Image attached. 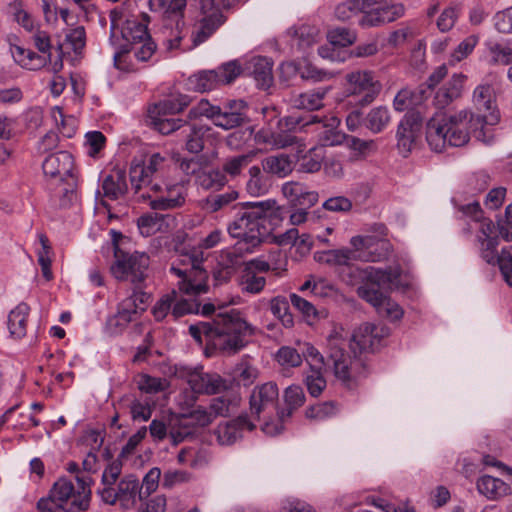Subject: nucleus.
<instances>
[{
  "label": "nucleus",
  "mask_w": 512,
  "mask_h": 512,
  "mask_svg": "<svg viewBox=\"0 0 512 512\" xmlns=\"http://www.w3.org/2000/svg\"><path fill=\"white\" fill-rule=\"evenodd\" d=\"M328 39L333 45L345 47L356 40V34L350 29L344 27L335 28L329 31Z\"/></svg>",
  "instance_id": "69168bd1"
},
{
  "label": "nucleus",
  "mask_w": 512,
  "mask_h": 512,
  "mask_svg": "<svg viewBox=\"0 0 512 512\" xmlns=\"http://www.w3.org/2000/svg\"><path fill=\"white\" fill-rule=\"evenodd\" d=\"M255 424L247 416H238L235 419L220 423L214 430L217 442L222 446L235 444L243 437L244 431H252Z\"/></svg>",
  "instance_id": "b1692460"
},
{
  "label": "nucleus",
  "mask_w": 512,
  "mask_h": 512,
  "mask_svg": "<svg viewBox=\"0 0 512 512\" xmlns=\"http://www.w3.org/2000/svg\"><path fill=\"white\" fill-rule=\"evenodd\" d=\"M355 255H356L355 250L354 251H350L348 249L330 250L325 253L324 261L328 264L347 266V269L349 270V267H350L349 262L352 259H355L354 258Z\"/></svg>",
  "instance_id": "e2e57ef3"
},
{
  "label": "nucleus",
  "mask_w": 512,
  "mask_h": 512,
  "mask_svg": "<svg viewBox=\"0 0 512 512\" xmlns=\"http://www.w3.org/2000/svg\"><path fill=\"white\" fill-rule=\"evenodd\" d=\"M202 18L198 21L192 31L193 47H196L207 41L227 20L223 14L224 10L230 7H224L217 1L200 0Z\"/></svg>",
  "instance_id": "f8f14e48"
},
{
  "label": "nucleus",
  "mask_w": 512,
  "mask_h": 512,
  "mask_svg": "<svg viewBox=\"0 0 512 512\" xmlns=\"http://www.w3.org/2000/svg\"><path fill=\"white\" fill-rule=\"evenodd\" d=\"M187 0H149V6L152 11L163 13L166 17H176L180 24L182 21Z\"/></svg>",
  "instance_id": "4c0bfd02"
},
{
  "label": "nucleus",
  "mask_w": 512,
  "mask_h": 512,
  "mask_svg": "<svg viewBox=\"0 0 512 512\" xmlns=\"http://www.w3.org/2000/svg\"><path fill=\"white\" fill-rule=\"evenodd\" d=\"M349 275L366 279V282L358 287L357 294L378 309L387 297L384 290L398 285L401 268L399 266H390L386 269L349 267Z\"/></svg>",
  "instance_id": "0eeeda50"
},
{
  "label": "nucleus",
  "mask_w": 512,
  "mask_h": 512,
  "mask_svg": "<svg viewBox=\"0 0 512 512\" xmlns=\"http://www.w3.org/2000/svg\"><path fill=\"white\" fill-rule=\"evenodd\" d=\"M390 333L385 325L364 323L356 329L350 341L340 335L328 337V366L335 378L346 388L353 389L367 376L368 368L363 355L375 352Z\"/></svg>",
  "instance_id": "f257e3e1"
},
{
  "label": "nucleus",
  "mask_w": 512,
  "mask_h": 512,
  "mask_svg": "<svg viewBox=\"0 0 512 512\" xmlns=\"http://www.w3.org/2000/svg\"><path fill=\"white\" fill-rule=\"evenodd\" d=\"M43 174L46 178L64 182L68 178L74 181V158L68 151H59L48 155L42 162Z\"/></svg>",
  "instance_id": "aec40b11"
},
{
  "label": "nucleus",
  "mask_w": 512,
  "mask_h": 512,
  "mask_svg": "<svg viewBox=\"0 0 512 512\" xmlns=\"http://www.w3.org/2000/svg\"><path fill=\"white\" fill-rule=\"evenodd\" d=\"M345 90L354 103L365 106L374 101L382 89L371 71H354L346 75Z\"/></svg>",
  "instance_id": "ddd939ff"
},
{
  "label": "nucleus",
  "mask_w": 512,
  "mask_h": 512,
  "mask_svg": "<svg viewBox=\"0 0 512 512\" xmlns=\"http://www.w3.org/2000/svg\"><path fill=\"white\" fill-rule=\"evenodd\" d=\"M279 391L276 383L267 382L256 386L250 395L251 414L258 419L269 417L278 408Z\"/></svg>",
  "instance_id": "a211bd4d"
},
{
  "label": "nucleus",
  "mask_w": 512,
  "mask_h": 512,
  "mask_svg": "<svg viewBox=\"0 0 512 512\" xmlns=\"http://www.w3.org/2000/svg\"><path fill=\"white\" fill-rule=\"evenodd\" d=\"M255 328L247 323L236 309L220 312L213 320L189 326L190 335L200 344L203 338L207 347L224 354H235L244 348Z\"/></svg>",
  "instance_id": "7ed1b4c3"
},
{
  "label": "nucleus",
  "mask_w": 512,
  "mask_h": 512,
  "mask_svg": "<svg viewBox=\"0 0 512 512\" xmlns=\"http://www.w3.org/2000/svg\"><path fill=\"white\" fill-rule=\"evenodd\" d=\"M167 216L157 212L143 214L137 220L140 233L145 237L155 234L161 229L163 221Z\"/></svg>",
  "instance_id": "49530a36"
},
{
  "label": "nucleus",
  "mask_w": 512,
  "mask_h": 512,
  "mask_svg": "<svg viewBox=\"0 0 512 512\" xmlns=\"http://www.w3.org/2000/svg\"><path fill=\"white\" fill-rule=\"evenodd\" d=\"M496 265L499 266L507 285L512 286V255L509 248H503L501 250L500 259L496 262Z\"/></svg>",
  "instance_id": "774afa93"
},
{
  "label": "nucleus",
  "mask_w": 512,
  "mask_h": 512,
  "mask_svg": "<svg viewBox=\"0 0 512 512\" xmlns=\"http://www.w3.org/2000/svg\"><path fill=\"white\" fill-rule=\"evenodd\" d=\"M121 35L125 44L119 47V50L114 54V65L118 69L124 68V58L132 51L133 45H139L144 40L151 38L148 34L147 27L135 20H127L125 26L121 30Z\"/></svg>",
  "instance_id": "4be33fe9"
},
{
  "label": "nucleus",
  "mask_w": 512,
  "mask_h": 512,
  "mask_svg": "<svg viewBox=\"0 0 512 512\" xmlns=\"http://www.w3.org/2000/svg\"><path fill=\"white\" fill-rule=\"evenodd\" d=\"M169 161L160 153L148 155L142 163L132 164L130 168V181L135 193L143 188L154 192H162L163 185L157 180L164 175Z\"/></svg>",
  "instance_id": "1a4fd4ad"
},
{
  "label": "nucleus",
  "mask_w": 512,
  "mask_h": 512,
  "mask_svg": "<svg viewBox=\"0 0 512 512\" xmlns=\"http://www.w3.org/2000/svg\"><path fill=\"white\" fill-rule=\"evenodd\" d=\"M184 191V186L180 183L165 184L160 196L154 199H151L150 195L147 196L150 199L149 205L155 211L180 207L185 202Z\"/></svg>",
  "instance_id": "bb28decb"
},
{
  "label": "nucleus",
  "mask_w": 512,
  "mask_h": 512,
  "mask_svg": "<svg viewBox=\"0 0 512 512\" xmlns=\"http://www.w3.org/2000/svg\"><path fill=\"white\" fill-rule=\"evenodd\" d=\"M187 383L191 390L197 394L213 395L228 388L226 380L219 374L204 372L202 368L189 372Z\"/></svg>",
  "instance_id": "5701e85b"
},
{
  "label": "nucleus",
  "mask_w": 512,
  "mask_h": 512,
  "mask_svg": "<svg viewBox=\"0 0 512 512\" xmlns=\"http://www.w3.org/2000/svg\"><path fill=\"white\" fill-rule=\"evenodd\" d=\"M340 411L339 404L335 401H326L309 406L305 411L308 419L323 421L336 416Z\"/></svg>",
  "instance_id": "a18cd8bd"
},
{
  "label": "nucleus",
  "mask_w": 512,
  "mask_h": 512,
  "mask_svg": "<svg viewBox=\"0 0 512 512\" xmlns=\"http://www.w3.org/2000/svg\"><path fill=\"white\" fill-rule=\"evenodd\" d=\"M272 314L277 317L284 327L290 328L294 325L293 315L290 312L289 301L284 296H276L270 301Z\"/></svg>",
  "instance_id": "de8ad7c7"
},
{
  "label": "nucleus",
  "mask_w": 512,
  "mask_h": 512,
  "mask_svg": "<svg viewBox=\"0 0 512 512\" xmlns=\"http://www.w3.org/2000/svg\"><path fill=\"white\" fill-rule=\"evenodd\" d=\"M238 198V192L231 190L222 194L210 195L206 199L207 208L212 212H216L229 205Z\"/></svg>",
  "instance_id": "052dcab7"
},
{
  "label": "nucleus",
  "mask_w": 512,
  "mask_h": 512,
  "mask_svg": "<svg viewBox=\"0 0 512 512\" xmlns=\"http://www.w3.org/2000/svg\"><path fill=\"white\" fill-rule=\"evenodd\" d=\"M14 60L23 68L28 70H40L45 67L49 61V57L38 54L30 49H25L20 46H14L11 49Z\"/></svg>",
  "instance_id": "2f4dec72"
},
{
  "label": "nucleus",
  "mask_w": 512,
  "mask_h": 512,
  "mask_svg": "<svg viewBox=\"0 0 512 512\" xmlns=\"http://www.w3.org/2000/svg\"><path fill=\"white\" fill-rule=\"evenodd\" d=\"M150 298L149 293L142 291L140 285H136L132 295L120 303L117 314L110 319V325L123 328L134 321L140 313L146 310Z\"/></svg>",
  "instance_id": "dca6fc26"
},
{
  "label": "nucleus",
  "mask_w": 512,
  "mask_h": 512,
  "mask_svg": "<svg viewBox=\"0 0 512 512\" xmlns=\"http://www.w3.org/2000/svg\"><path fill=\"white\" fill-rule=\"evenodd\" d=\"M262 169L268 174L283 178L293 171V162L286 154L271 155L262 160Z\"/></svg>",
  "instance_id": "e433bc0d"
},
{
  "label": "nucleus",
  "mask_w": 512,
  "mask_h": 512,
  "mask_svg": "<svg viewBox=\"0 0 512 512\" xmlns=\"http://www.w3.org/2000/svg\"><path fill=\"white\" fill-rule=\"evenodd\" d=\"M197 182L204 189H219L227 183V177L222 170L209 169L198 174Z\"/></svg>",
  "instance_id": "3c124183"
},
{
  "label": "nucleus",
  "mask_w": 512,
  "mask_h": 512,
  "mask_svg": "<svg viewBox=\"0 0 512 512\" xmlns=\"http://www.w3.org/2000/svg\"><path fill=\"white\" fill-rule=\"evenodd\" d=\"M77 489L73 483L60 478L51 488L49 495L37 502L41 512H82L88 509L90 502L89 476H76Z\"/></svg>",
  "instance_id": "20e7f679"
},
{
  "label": "nucleus",
  "mask_w": 512,
  "mask_h": 512,
  "mask_svg": "<svg viewBox=\"0 0 512 512\" xmlns=\"http://www.w3.org/2000/svg\"><path fill=\"white\" fill-rule=\"evenodd\" d=\"M323 156L316 149H310L299 160V171L315 173L322 168Z\"/></svg>",
  "instance_id": "13d9d810"
},
{
  "label": "nucleus",
  "mask_w": 512,
  "mask_h": 512,
  "mask_svg": "<svg viewBox=\"0 0 512 512\" xmlns=\"http://www.w3.org/2000/svg\"><path fill=\"white\" fill-rule=\"evenodd\" d=\"M101 500L109 505L119 502L121 508L128 510L136 506L140 500V483L138 478L129 474L124 476L116 487L102 488L98 490Z\"/></svg>",
  "instance_id": "4468645a"
},
{
  "label": "nucleus",
  "mask_w": 512,
  "mask_h": 512,
  "mask_svg": "<svg viewBox=\"0 0 512 512\" xmlns=\"http://www.w3.org/2000/svg\"><path fill=\"white\" fill-rule=\"evenodd\" d=\"M151 120V126L163 135H168L178 130H182L186 121L180 118H168L167 116L148 113Z\"/></svg>",
  "instance_id": "c03bdc74"
},
{
  "label": "nucleus",
  "mask_w": 512,
  "mask_h": 512,
  "mask_svg": "<svg viewBox=\"0 0 512 512\" xmlns=\"http://www.w3.org/2000/svg\"><path fill=\"white\" fill-rule=\"evenodd\" d=\"M473 103L481 114L468 112L469 128L476 139L489 143L492 140V135L486 126H494L500 120L493 87L489 84L478 85L473 93Z\"/></svg>",
  "instance_id": "6e6552de"
},
{
  "label": "nucleus",
  "mask_w": 512,
  "mask_h": 512,
  "mask_svg": "<svg viewBox=\"0 0 512 512\" xmlns=\"http://www.w3.org/2000/svg\"><path fill=\"white\" fill-rule=\"evenodd\" d=\"M310 367L311 374L306 376V386L311 396L318 397L326 388L327 383L320 371V368L316 369L313 365H310Z\"/></svg>",
  "instance_id": "bf43d9fd"
},
{
  "label": "nucleus",
  "mask_w": 512,
  "mask_h": 512,
  "mask_svg": "<svg viewBox=\"0 0 512 512\" xmlns=\"http://www.w3.org/2000/svg\"><path fill=\"white\" fill-rule=\"evenodd\" d=\"M285 407L277 409L278 423L266 422L263 431L270 435L280 434L284 430V423L305 402L303 389L298 385L287 387L283 394Z\"/></svg>",
  "instance_id": "f3484780"
},
{
  "label": "nucleus",
  "mask_w": 512,
  "mask_h": 512,
  "mask_svg": "<svg viewBox=\"0 0 512 512\" xmlns=\"http://www.w3.org/2000/svg\"><path fill=\"white\" fill-rule=\"evenodd\" d=\"M241 75V64L232 60L213 70H203L189 77V84L198 92H207L232 83Z\"/></svg>",
  "instance_id": "9b49d317"
},
{
  "label": "nucleus",
  "mask_w": 512,
  "mask_h": 512,
  "mask_svg": "<svg viewBox=\"0 0 512 512\" xmlns=\"http://www.w3.org/2000/svg\"><path fill=\"white\" fill-rule=\"evenodd\" d=\"M256 152L249 151L245 154H238L227 157L222 165V172L232 178L239 176L244 168H246L255 158Z\"/></svg>",
  "instance_id": "a19ab883"
},
{
  "label": "nucleus",
  "mask_w": 512,
  "mask_h": 512,
  "mask_svg": "<svg viewBox=\"0 0 512 512\" xmlns=\"http://www.w3.org/2000/svg\"><path fill=\"white\" fill-rule=\"evenodd\" d=\"M176 290L164 295L153 308V315L157 321L163 320L169 313L172 314L173 301H175Z\"/></svg>",
  "instance_id": "0e129e2a"
},
{
  "label": "nucleus",
  "mask_w": 512,
  "mask_h": 512,
  "mask_svg": "<svg viewBox=\"0 0 512 512\" xmlns=\"http://www.w3.org/2000/svg\"><path fill=\"white\" fill-rule=\"evenodd\" d=\"M390 122V113L387 107L378 106L370 110L364 119V125L373 133H379Z\"/></svg>",
  "instance_id": "37998d69"
},
{
  "label": "nucleus",
  "mask_w": 512,
  "mask_h": 512,
  "mask_svg": "<svg viewBox=\"0 0 512 512\" xmlns=\"http://www.w3.org/2000/svg\"><path fill=\"white\" fill-rule=\"evenodd\" d=\"M172 316L173 318L179 319L187 314H198L200 309V303L196 300H189L179 295L176 291L175 301H173Z\"/></svg>",
  "instance_id": "864d4df0"
},
{
  "label": "nucleus",
  "mask_w": 512,
  "mask_h": 512,
  "mask_svg": "<svg viewBox=\"0 0 512 512\" xmlns=\"http://www.w3.org/2000/svg\"><path fill=\"white\" fill-rule=\"evenodd\" d=\"M273 62L266 57H253L241 66V74L251 75L257 86L261 89H268L273 83L272 73Z\"/></svg>",
  "instance_id": "a878e982"
},
{
  "label": "nucleus",
  "mask_w": 512,
  "mask_h": 512,
  "mask_svg": "<svg viewBox=\"0 0 512 512\" xmlns=\"http://www.w3.org/2000/svg\"><path fill=\"white\" fill-rule=\"evenodd\" d=\"M423 119L422 111H411L407 112L399 123L397 146L404 156H407L415 146L421 132Z\"/></svg>",
  "instance_id": "6ab92c4d"
},
{
  "label": "nucleus",
  "mask_w": 512,
  "mask_h": 512,
  "mask_svg": "<svg viewBox=\"0 0 512 512\" xmlns=\"http://www.w3.org/2000/svg\"><path fill=\"white\" fill-rule=\"evenodd\" d=\"M247 109L248 106L244 101H231L224 109L219 107V112L213 123L226 130L240 126L249 120L246 114Z\"/></svg>",
  "instance_id": "393cba45"
},
{
  "label": "nucleus",
  "mask_w": 512,
  "mask_h": 512,
  "mask_svg": "<svg viewBox=\"0 0 512 512\" xmlns=\"http://www.w3.org/2000/svg\"><path fill=\"white\" fill-rule=\"evenodd\" d=\"M211 416L207 407L201 405L192 406L179 414L178 423L183 431H170L173 444H178L184 440L185 437L190 435L189 427H206L212 423Z\"/></svg>",
  "instance_id": "412c9836"
},
{
  "label": "nucleus",
  "mask_w": 512,
  "mask_h": 512,
  "mask_svg": "<svg viewBox=\"0 0 512 512\" xmlns=\"http://www.w3.org/2000/svg\"><path fill=\"white\" fill-rule=\"evenodd\" d=\"M322 207L329 212L348 213L352 210V201L345 196H334L328 198Z\"/></svg>",
  "instance_id": "338daca9"
},
{
  "label": "nucleus",
  "mask_w": 512,
  "mask_h": 512,
  "mask_svg": "<svg viewBox=\"0 0 512 512\" xmlns=\"http://www.w3.org/2000/svg\"><path fill=\"white\" fill-rule=\"evenodd\" d=\"M29 311V306L22 302L9 313L8 328L14 338L21 339L26 335Z\"/></svg>",
  "instance_id": "f704fd0d"
},
{
  "label": "nucleus",
  "mask_w": 512,
  "mask_h": 512,
  "mask_svg": "<svg viewBox=\"0 0 512 512\" xmlns=\"http://www.w3.org/2000/svg\"><path fill=\"white\" fill-rule=\"evenodd\" d=\"M161 470L158 467L151 468L142 480L140 485V501L148 498L159 485Z\"/></svg>",
  "instance_id": "4d7b16f0"
},
{
  "label": "nucleus",
  "mask_w": 512,
  "mask_h": 512,
  "mask_svg": "<svg viewBox=\"0 0 512 512\" xmlns=\"http://www.w3.org/2000/svg\"><path fill=\"white\" fill-rule=\"evenodd\" d=\"M276 201L266 200L246 202L229 224L228 232L239 241L234 251H224L220 255L219 265L234 271L240 264L238 253H251L270 234V219L277 217Z\"/></svg>",
  "instance_id": "f03ea898"
},
{
  "label": "nucleus",
  "mask_w": 512,
  "mask_h": 512,
  "mask_svg": "<svg viewBox=\"0 0 512 512\" xmlns=\"http://www.w3.org/2000/svg\"><path fill=\"white\" fill-rule=\"evenodd\" d=\"M282 192L294 207L305 210L315 205L319 197L316 191H310L304 184L298 182L284 183Z\"/></svg>",
  "instance_id": "cd10ccee"
},
{
  "label": "nucleus",
  "mask_w": 512,
  "mask_h": 512,
  "mask_svg": "<svg viewBox=\"0 0 512 512\" xmlns=\"http://www.w3.org/2000/svg\"><path fill=\"white\" fill-rule=\"evenodd\" d=\"M209 130L207 126L186 122L181 130V135L185 138L186 150L193 154L200 153L204 149V136Z\"/></svg>",
  "instance_id": "473e14b6"
},
{
  "label": "nucleus",
  "mask_w": 512,
  "mask_h": 512,
  "mask_svg": "<svg viewBox=\"0 0 512 512\" xmlns=\"http://www.w3.org/2000/svg\"><path fill=\"white\" fill-rule=\"evenodd\" d=\"M52 117L58 126L60 133L66 137L71 138L76 132L75 120L73 117H66L62 108L55 106L52 109Z\"/></svg>",
  "instance_id": "5fc2aeb1"
},
{
  "label": "nucleus",
  "mask_w": 512,
  "mask_h": 512,
  "mask_svg": "<svg viewBox=\"0 0 512 512\" xmlns=\"http://www.w3.org/2000/svg\"><path fill=\"white\" fill-rule=\"evenodd\" d=\"M190 104V98L187 95H179L174 98L165 99L149 108L148 113L157 115H174L182 112Z\"/></svg>",
  "instance_id": "58836bf2"
},
{
  "label": "nucleus",
  "mask_w": 512,
  "mask_h": 512,
  "mask_svg": "<svg viewBox=\"0 0 512 512\" xmlns=\"http://www.w3.org/2000/svg\"><path fill=\"white\" fill-rule=\"evenodd\" d=\"M329 89V87H320L303 93L293 94L289 97L288 103L295 109L318 110L323 107V100Z\"/></svg>",
  "instance_id": "c85d7f7f"
},
{
  "label": "nucleus",
  "mask_w": 512,
  "mask_h": 512,
  "mask_svg": "<svg viewBox=\"0 0 512 512\" xmlns=\"http://www.w3.org/2000/svg\"><path fill=\"white\" fill-rule=\"evenodd\" d=\"M468 111L453 115L436 112L427 122L426 140L435 152H442L447 145L460 147L469 141Z\"/></svg>",
  "instance_id": "39448f33"
},
{
  "label": "nucleus",
  "mask_w": 512,
  "mask_h": 512,
  "mask_svg": "<svg viewBox=\"0 0 512 512\" xmlns=\"http://www.w3.org/2000/svg\"><path fill=\"white\" fill-rule=\"evenodd\" d=\"M133 421H148L152 415L153 403L150 398H133L128 403Z\"/></svg>",
  "instance_id": "09e8293b"
},
{
  "label": "nucleus",
  "mask_w": 512,
  "mask_h": 512,
  "mask_svg": "<svg viewBox=\"0 0 512 512\" xmlns=\"http://www.w3.org/2000/svg\"><path fill=\"white\" fill-rule=\"evenodd\" d=\"M340 143H344L353 152L352 160L365 158L374 145L372 140H362L351 135H343L342 140L336 139L331 142L332 145Z\"/></svg>",
  "instance_id": "79ce46f5"
},
{
  "label": "nucleus",
  "mask_w": 512,
  "mask_h": 512,
  "mask_svg": "<svg viewBox=\"0 0 512 512\" xmlns=\"http://www.w3.org/2000/svg\"><path fill=\"white\" fill-rule=\"evenodd\" d=\"M476 485L478 492L489 500H499L511 492L510 486L502 479L489 475L480 477Z\"/></svg>",
  "instance_id": "c756f323"
},
{
  "label": "nucleus",
  "mask_w": 512,
  "mask_h": 512,
  "mask_svg": "<svg viewBox=\"0 0 512 512\" xmlns=\"http://www.w3.org/2000/svg\"><path fill=\"white\" fill-rule=\"evenodd\" d=\"M490 63L509 65L512 63V49L495 43L489 46Z\"/></svg>",
  "instance_id": "680f3d73"
},
{
  "label": "nucleus",
  "mask_w": 512,
  "mask_h": 512,
  "mask_svg": "<svg viewBox=\"0 0 512 512\" xmlns=\"http://www.w3.org/2000/svg\"><path fill=\"white\" fill-rule=\"evenodd\" d=\"M266 285V279L263 276H258L251 270H244L241 280V289L243 292L258 294Z\"/></svg>",
  "instance_id": "6e6d98bb"
},
{
  "label": "nucleus",
  "mask_w": 512,
  "mask_h": 512,
  "mask_svg": "<svg viewBox=\"0 0 512 512\" xmlns=\"http://www.w3.org/2000/svg\"><path fill=\"white\" fill-rule=\"evenodd\" d=\"M275 359L277 363L285 369L299 367L303 362L302 355L295 348L290 346H282L279 348L276 352Z\"/></svg>",
  "instance_id": "603ef678"
},
{
  "label": "nucleus",
  "mask_w": 512,
  "mask_h": 512,
  "mask_svg": "<svg viewBox=\"0 0 512 512\" xmlns=\"http://www.w3.org/2000/svg\"><path fill=\"white\" fill-rule=\"evenodd\" d=\"M240 398L234 394H224L212 398L208 405L209 415L212 421L217 417H229L236 412L239 407Z\"/></svg>",
  "instance_id": "7c9ffc66"
},
{
  "label": "nucleus",
  "mask_w": 512,
  "mask_h": 512,
  "mask_svg": "<svg viewBox=\"0 0 512 512\" xmlns=\"http://www.w3.org/2000/svg\"><path fill=\"white\" fill-rule=\"evenodd\" d=\"M351 246L356 255L354 258L364 262H379L387 258L391 245L386 238L371 235H357L351 238Z\"/></svg>",
  "instance_id": "2eb2a0df"
},
{
  "label": "nucleus",
  "mask_w": 512,
  "mask_h": 512,
  "mask_svg": "<svg viewBox=\"0 0 512 512\" xmlns=\"http://www.w3.org/2000/svg\"><path fill=\"white\" fill-rule=\"evenodd\" d=\"M104 196L116 200L127 192L126 175L122 170H116L107 175L102 183Z\"/></svg>",
  "instance_id": "c9c22d12"
},
{
  "label": "nucleus",
  "mask_w": 512,
  "mask_h": 512,
  "mask_svg": "<svg viewBox=\"0 0 512 512\" xmlns=\"http://www.w3.org/2000/svg\"><path fill=\"white\" fill-rule=\"evenodd\" d=\"M265 173L262 167L256 165L249 168L246 190L251 196H261L268 192L270 184Z\"/></svg>",
  "instance_id": "ea45409f"
},
{
  "label": "nucleus",
  "mask_w": 512,
  "mask_h": 512,
  "mask_svg": "<svg viewBox=\"0 0 512 512\" xmlns=\"http://www.w3.org/2000/svg\"><path fill=\"white\" fill-rule=\"evenodd\" d=\"M479 245L480 257L489 265H496L500 259V254L497 252L499 245V236L494 235L493 238H483L476 240Z\"/></svg>",
  "instance_id": "8fccbe9b"
},
{
  "label": "nucleus",
  "mask_w": 512,
  "mask_h": 512,
  "mask_svg": "<svg viewBox=\"0 0 512 512\" xmlns=\"http://www.w3.org/2000/svg\"><path fill=\"white\" fill-rule=\"evenodd\" d=\"M114 258V263L110 269L116 279L129 280L135 285L144 282L150 264V258L146 253L134 252L130 254L115 245Z\"/></svg>",
  "instance_id": "9d476101"
},
{
  "label": "nucleus",
  "mask_w": 512,
  "mask_h": 512,
  "mask_svg": "<svg viewBox=\"0 0 512 512\" xmlns=\"http://www.w3.org/2000/svg\"><path fill=\"white\" fill-rule=\"evenodd\" d=\"M206 260L201 248H183L172 263L170 272L179 278L180 292L187 295H201L208 291V273L203 263Z\"/></svg>",
  "instance_id": "423d86ee"
},
{
  "label": "nucleus",
  "mask_w": 512,
  "mask_h": 512,
  "mask_svg": "<svg viewBox=\"0 0 512 512\" xmlns=\"http://www.w3.org/2000/svg\"><path fill=\"white\" fill-rule=\"evenodd\" d=\"M381 0H360L359 11L362 13L359 25L364 28L384 25Z\"/></svg>",
  "instance_id": "72a5a7b5"
}]
</instances>
